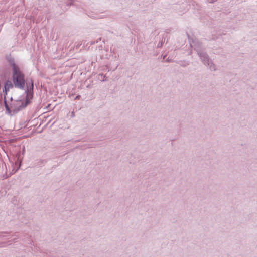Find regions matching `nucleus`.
Segmentation results:
<instances>
[{"instance_id":"f03ea898","label":"nucleus","mask_w":257,"mask_h":257,"mask_svg":"<svg viewBox=\"0 0 257 257\" xmlns=\"http://www.w3.org/2000/svg\"><path fill=\"white\" fill-rule=\"evenodd\" d=\"M27 91L26 95V101L28 103L33 98V81L32 80H27Z\"/></svg>"},{"instance_id":"7ed1b4c3","label":"nucleus","mask_w":257,"mask_h":257,"mask_svg":"<svg viewBox=\"0 0 257 257\" xmlns=\"http://www.w3.org/2000/svg\"><path fill=\"white\" fill-rule=\"evenodd\" d=\"M4 87L6 93H7V91H9L10 89L13 87V85L10 81H7L5 84Z\"/></svg>"},{"instance_id":"f257e3e1","label":"nucleus","mask_w":257,"mask_h":257,"mask_svg":"<svg viewBox=\"0 0 257 257\" xmlns=\"http://www.w3.org/2000/svg\"><path fill=\"white\" fill-rule=\"evenodd\" d=\"M13 81L16 87L23 88L25 86L24 74L16 65L13 69Z\"/></svg>"}]
</instances>
